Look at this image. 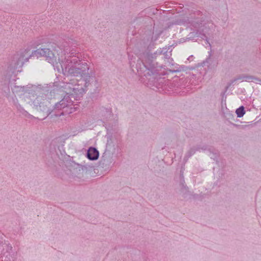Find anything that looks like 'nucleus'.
Returning a JSON list of instances; mask_svg holds the SVG:
<instances>
[{"mask_svg": "<svg viewBox=\"0 0 261 261\" xmlns=\"http://www.w3.org/2000/svg\"><path fill=\"white\" fill-rule=\"evenodd\" d=\"M59 50L60 48L58 46L54 49V51L57 53L58 60L64 74L80 77V80L72 79L66 82L63 86L65 91L67 93H71V91H73V94L76 95L77 98L82 97L90 83L91 77L89 72V67L86 62H82L78 57L72 59L65 58V61H63L62 57H60L58 53Z\"/></svg>", "mask_w": 261, "mask_h": 261, "instance_id": "1", "label": "nucleus"}, {"mask_svg": "<svg viewBox=\"0 0 261 261\" xmlns=\"http://www.w3.org/2000/svg\"><path fill=\"white\" fill-rule=\"evenodd\" d=\"M66 93L67 94L63 98L54 106V115L56 116L69 115L75 112L78 109L79 105L75 103L72 98H74L75 100H79L81 97L77 98L76 95L73 94V91H71V93Z\"/></svg>", "mask_w": 261, "mask_h": 261, "instance_id": "2", "label": "nucleus"}, {"mask_svg": "<svg viewBox=\"0 0 261 261\" xmlns=\"http://www.w3.org/2000/svg\"><path fill=\"white\" fill-rule=\"evenodd\" d=\"M33 102L34 105L37 107L38 110L43 113V117L39 118L40 119H44L52 113L54 115V109L53 110L51 109V105L49 100L42 99L41 97H37Z\"/></svg>", "mask_w": 261, "mask_h": 261, "instance_id": "3", "label": "nucleus"}, {"mask_svg": "<svg viewBox=\"0 0 261 261\" xmlns=\"http://www.w3.org/2000/svg\"><path fill=\"white\" fill-rule=\"evenodd\" d=\"M36 53L41 56L45 57L46 60L50 63H54L57 60V56L55 54L48 48L38 49Z\"/></svg>", "mask_w": 261, "mask_h": 261, "instance_id": "4", "label": "nucleus"}, {"mask_svg": "<svg viewBox=\"0 0 261 261\" xmlns=\"http://www.w3.org/2000/svg\"><path fill=\"white\" fill-rule=\"evenodd\" d=\"M99 156L98 151L95 148H90L87 152V156L91 160H95L98 159Z\"/></svg>", "mask_w": 261, "mask_h": 261, "instance_id": "5", "label": "nucleus"}, {"mask_svg": "<svg viewBox=\"0 0 261 261\" xmlns=\"http://www.w3.org/2000/svg\"><path fill=\"white\" fill-rule=\"evenodd\" d=\"M146 70L145 75H151L158 74V70L154 65H149L148 66L145 65Z\"/></svg>", "mask_w": 261, "mask_h": 261, "instance_id": "6", "label": "nucleus"}, {"mask_svg": "<svg viewBox=\"0 0 261 261\" xmlns=\"http://www.w3.org/2000/svg\"><path fill=\"white\" fill-rule=\"evenodd\" d=\"M238 80H241L242 81L252 82L256 80V78L253 76L249 75H243L238 78Z\"/></svg>", "mask_w": 261, "mask_h": 261, "instance_id": "7", "label": "nucleus"}, {"mask_svg": "<svg viewBox=\"0 0 261 261\" xmlns=\"http://www.w3.org/2000/svg\"><path fill=\"white\" fill-rule=\"evenodd\" d=\"M236 113L238 117H242L245 113L244 108L243 106H241L236 110Z\"/></svg>", "mask_w": 261, "mask_h": 261, "instance_id": "8", "label": "nucleus"}, {"mask_svg": "<svg viewBox=\"0 0 261 261\" xmlns=\"http://www.w3.org/2000/svg\"><path fill=\"white\" fill-rule=\"evenodd\" d=\"M69 54L70 55L68 57L67 59H72L74 58L77 57L79 58L78 56L79 53H76V51L74 48H72L69 51Z\"/></svg>", "mask_w": 261, "mask_h": 261, "instance_id": "9", "label": "nucleus"}, {"mask_svg": "<svg viewBox=\"0 0 261 261\" xmlns=\"http://www.w3.org/2000/svg\"><path fill=\"white\" fill-rule=\"evenodd\" d=\"M105 112L107 113L108 116H111L112 114V111L110 109H105Z\"/></svg>", "mask_w": 261, "mask_h": 261, "instance_id": "10", "label": "nucleus"}, {"mask_svg": "<svg viewBox=\"0 0 261 261\" xmlns=\"http://www.w3.org/2000/svg\"><path fill=\"white\" fill-rule=\"evenodd\" d=\"M194 28H199V27H200V24H197V25H195V26H194Z\"/></svg>", "mask_w": 261, "mask_h": 261, "instance_id": "11", "label": "nucleus"}]
</instances>
